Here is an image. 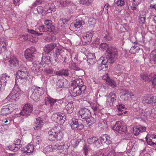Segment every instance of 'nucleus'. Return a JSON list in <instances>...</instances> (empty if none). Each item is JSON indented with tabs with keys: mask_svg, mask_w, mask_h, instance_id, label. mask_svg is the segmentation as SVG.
I'll return each instance as SVG.
<instances>
[{
	"mask_svg": "<svg viewBox=\"0 0 156 156\" xmlns=\"http://www.w3.org/2000/svg\"><path fill=\"white\" fill-rule=\"evenodd\" d=\"M106 57H101L99 60V62H101L100 67L101 70L105 71L107 70L108 66L107 63L110 64L113 63L118 56V51L115 48H110L106 51Z\"/></svg>",
	"mask_w": 156,
	"mask_h": 156,
	"instance_id": "1",
	"label": "nucleus"
},
{
	"mask_svg": "<svg viewBox=\"0 0 156 156\" xmlns=\"http://www.w3.org/2000/svg\"><path fill=\"white\" fill-rule=\"evenodd\" d=\"M22 93V92L20 88L15 87L13 88L11 93L7 97L6 99L11 102L16 101L19 99L20 94Z\"/></svg>",
	"mask_w": 156,
	"mask_h": 156,
	"instance_id": "2",
	"label": "nucleus"
},
{
	"mask_svg": "<svg viewBox=\"0 0 156 156\" xmlns=\"http://www.w3.org/2000/svg\"><path fill=\"white\" fill-rule=\"evenodd\" d=\"M28 74L27 69L26 68H20L17 72L16 78L17 80H18L19 82H22L23 85H24L26 81V78L28 76Z\"/></svg>",
	"mask_w": 156,
	"mask_h": 156,
	"instance_id": "3",
	"label": "nucleus"
},
{
	"mask_svg": "<svg viewBox=\"0 0 156 156\" xmlns=\"http://www.w3.org/2000/svg\"><path fill=\"white\" fill-rule=\"evenodd\" d=\"M17 108V105L14 103L8 104L4 105L1 109L0 114L2 115H7L11 113Z\"/></svg>",
	"mask_w": 156,
	"mask_h": 156,
	"instance_id": "4",
	"label": "nucleus"
},
{
	"mask_svg": "<svg viewBox=\"0 0 156 156\" xmlns=\"http://www.w3.org/2000/svg\"><path fill=\"white\" fill-rule=\"evenodd\" d=\"M75 71L73 70L66 69L57 71L56 72V75L57 76H64L66 77L69 76L70 77L76 78L77 77V76L75 74Z\"/></svg>",
	"mask_w": 156,
	"mask_h": 156,
	"instance_id": "5",
	"label": "nucleus"
},
{
	"mask_svg": "<svg viewBox=\"0 0 156 156\" xmlns=\"http://www.w3.org/2000/svg\"><path fill=\"white\" fill-rule=\"evenodd\" d=\"M126 126L124 122L120 121H117L113 127V129L119 133L123 134L126 133Z\"/></svg>",
	"mask_w": 156,
	"mask_h": 156,
	"instance_id": "6",
	"label": "nucleus"
},
{
	"mask_svg": "<svg viewBox=\"0 0 156 156\" xmlns=\"http://www.w3.org/2000/svg\"><path fill=\"white\" fill-rule=\"evenodd\" d=\"M37 52L35 48L33 47L28 48L25 51V58L29 61L33 62L35 57L34 54Z\"/></svg>",
	"mask_w": 156,
	"mask_h": 156,
	"instance_id": "7",
	"label": "nucleus"
},
{
	"mask_svg": "<svg viewBox=\"0 0 156 156\" xmlns=\"http://www.w3.org/2000/svg\"><path fill=\"white\" fill-rule=\"evenodd\" d=\"M117 97L115 94L112 92H110L108 95L106 105L108 108L112 107L113 106L116 102Z\"/></svg>",
	"mask_w": 156,
	"mask_h": 156,
	"instance_id": "8",
	"label": "nucleus"
},
{
	"mask_svg": "<svg viewBox=\"0 0 156 156\" xmlns=\"http://www.w3.org/2000/svg\"><path fill=\"white\" fill-rule=\"evenodd\" d=\"M33 106L32 104H27L25 105L20 113V115L25 116L30 115L33 111Z\"/></svg>",
	"mask_w": 156,
	"mask_h": 156,
	"instance_id": "9",
	"label": "nucleus"
},
{
	"mask_svg": "<svg viewBox=\"0 0 156 156\" xmlns=\"http://www.w3.org/2000/svg\"><path fill=\"white\" fill-rule=\"evenodd\" d=\"M71 128L73 129H77L81 130L83 128V125L81 123L80 124L78 119L73 118L70 124Z\"/></svg>",
	"mask_w": 156,
	"mask_h": 156,
	"instance_id": "10",
	"label": "nucleus"
},
{
	"mask_svg": "<svg viewBox=\"0 0 156 156\" xmlns=\"http://www.w3.org/2000/svg\"><path fill=\"white\" fill-rule=\"evenodd\" d=\"M79 113L81 118L86 120L90 117L91 115L90 112L89 110L86 108L80 109Z\"/></svg>",
	"mask_w": 156,
	"mask_h": 156,
	"instance_id": "11",
	"label": "nucleus"
},
{
	"mask_svg": "<svg viewBox=\"0 0 156 156\" xmlns=\"http://www.w3.org/2000/svg\"><path fill=\"white\" fill-rule=\"evenodd\" d=\"M84 90H82L81 87L72 86L70 89L69 93L73 97H76L80 95L82 91H84Z\"/></svg>",
	"mask_w": 156,
	"mask_h": 156,
	"instance_id": "12",
	"label": "nucleus"
},
{
	"mask_svg": "<svg viewBox=\"0 0 156 156\" xmlns=\"http://www.w3.org/2000/svg\"><path fill=\"white\" fill-rule=\"evenodd\" d=\"M72 85L74 87H79L83 90H85L86 86L83 85V82L81 79H76L73 80L72 83Z\"/></svg>",
	"mask_w": 156,
	"mask_h": 156,
	"instance_id": "13",
	"label": "nucleus"
},
{
	"mask_svg": "<svg viewBox=\"0 0 156 156\" xmlns=\"http://www.w3.org/2000/svg\"><path fill=\"white\" fill-rule=\"evenodd\" d=\"M68 146L67 145H60L58 144H56L53 146V151L59 150V151H62L60 152V153H62L63 154H66L65 152L67 151V149L68 148Z\"/></svg>",
	"mask_w": 156,
	"mask_h": 156,
	"instance_id": "14",
	"label": "nucleus"
},
{
	"mask_svg": "<svg viewBox=\"0 0 156 156\" xmlns=\"http://www.w3.org/2000/svg\"><path fill=\"white\" fill-rule=\"evenodd\" d=\"M94 34V32L88 33L87 34L86 36H83L81 38L82 42L87 44L88 43L91 42Z\"/></svg>",
	"mask_w": 156,
	"mask_h": 156,
	"instance_id": "15",
	"label": "nucleus"
},
{
	"mask_svg": "<svg viewBox=\"0 0 156 156\" xmlns=\"http://www.w3.org/2000/svg\"><path fill=\"white\" fill-rule=\"evenodd\" d=\"M146 130V127L141 126H139L133 128V133L134 135L137 136L140 133Z\"/></svg>",
	"mask_w": 156,
	"mask_h": 156,
	"instance_id": "16",
	"label": "nucleus"
},
{
	"mask_svg": "<svg viewBox=\"0 0 156 156\" xmlns=\"http://www.w3.org/2000/svg\"><path fill=\"white\" fill-rule=\"evenodd\" d=\"M9 65L12 67L18 66L19 62L17 58L14 56L11 57L9 61Z\"/></svg>",
	"mask_w": 156,
	"mask_h": 156,
	"instance_id": "17",
	"label": "nucleus"
},
{
	"mask_svg": "<svg viewBox=\"0 0 156 156\" xmlns=\"http://www.w3.org/2000/svg\"><path fill=\"white\" fill-rule=\"evenodd\" d=\"M55 43L47 44L44 48V50L46 53H48L51 51L56 46Z\"/></svg>",
	"mask_w": 156,
	"mask_h": 156,
	"instance_id": "18",
	"label": "nucleus"
},
{
	"mask_svg": "<svg viewBox=\"0 0 156 156\" xmlns=\"http://www.w3.org/2000/svg\"><path fill=\"white\" fill-rule=\"evenodd\" d=\"M33 66L31 68L32 71L35 73H37L38 72H41L43 71V68L41 66H39L37 64L32 63Z\"/></svg>",
	"mask_w": 156,
	"mask_h": 156,
	"instance_id": "19",
	"label": "nucleus"
},
{
	"mask_svg": "<svg viewBox=\"0 0 156 156\" xmlns=\"http://www.w3.org/2000/svg\"><path fill=\"white\" fill-rule=\"evenodd\" d=\"M34 147L33 145L29 144L24 148L23 151L24 153L26 152L27 155H29V154L34 152Z\"/></svg>",
	"mask_w": 156,
	"mask_h": 156,
	"instance_id": "20",
	"label": "nucleus"
},
{
	"mask_svg": "<svg viewBox=\"0 0 156 156\" xmlns=\"http://www.w3.org/2000/svg\"><path fill=\"white\" fill-rule=\"evenodd\" d=\"M44 24L50 31H53L55 29V27L52 25V21L49 20H46L44 21Z\"/></svg>",
	"mask_w": 156,
	"mask_h": 156,
	"instance_id": "21",
	"label": "nucleus"
},
{
	"mask_svg": "<svg viewBox=\"0 0 156 156\" xmlns=\"http://www.w3.org/2000/svg\"><path fill=\"white\" fill-rule=\"evenodd\" d=\"M10 80V77L6 74H2L0 76V81L1 83H6Z\"/></svg>",
	"mask_w": 156,
	"mask_h": 156,
	"instance_id": "22",
	"label": "nucleus"
},
{
	"mask_svg": "<svg viewBox=\"0 0 156 156\" xmlns=\"http://www.w3.org/2000/svg\"><path fill=\"white\" fill-rule=\"evenodd\" d=\"M42 121L41 120L40 118H38L36 119V121H35V125H34V128L35 129H40L42 126L41 123H42Z\"/></svg>",
	"mask_w": 156,
	"mask_h": 156,
	"instance_id": "23",
	"label": "nucleus"
},
{
	"mask_svg": "<svg viewBox=\"0 0 156 156\" xmlns=\"http://www.w3.org/2000/svg\"><path fill=\"white\" fill-rule=\"evenodd\" d=\"M145 138L148 144L156 145V137H145Z\"/></svg>",
	"mask_w": 156,
	"mask_h": 156,
	"instance_id": "24",
	"label": "nucleus"
},
{
	"mask_svg": "<svg viewBox=\"0 0 156 156\" xmlns=\"http://www.w3.org/2000/svg\"><path fill=\"white\" fill-rule=\"evenodd\" d=\"M45 7L47 8L46 10L47 13H51L52 11H55V6L53 3L48 4L46 5Z\"/></svg>",
	"mask_w": 156,
	"mask_h": 156,
	"instance_id": "25",
	"label": "nucleus"
},
{
	"mask_svg": "<svg viewBox=\"0 0 156 156\" xmlns=\"http://www.w3.org/2000/svg\"><path fill=\"white\" fill-rule=\"evenodd\" d=\"M47 8L45 7L43 8L42 6H38L37 8V10L38 13L42 15H45L47 14Z\"/></svg>",
	"mask_w": 156,
	"mask_h": 156,
	"instance_id": "26",
	"label": "nucleus"
},
{
	"mask_svg": "<svg viewBox=\"0 0 156 156\" xmlns=\"http://www.w3.org/2000/svg\"><path fill=\"white\" fill-rule=\"evenodd\" d=\"M147 13L146 12H142L140 15L139 17V22L141 24H144L145 23Z\"/></svg>",
	"mask_w": 156,
	"mask_h": 156,
	"instance_id": "27",
	"label": "nucleus"
},
{
	"mask_svg": "<svg viewBox=\"0 0 156 156\" xmlns=\"http://www.w3.org/2000/svg\"><path fill=\"white\" fill-rule=\"evenodd\" d=\"M65 108L69 114L72 113L74 109V106L72 102H69L66 106Z\"/></svg>",
	"mask_w": 156,
	"mask_h": 156,
	"instance_id": "28",
	"label": "nucleus"
},
{
	"mask_svg": "<svg viewBox=\"0 0 156 156\" xmlns=\"http://www.w3.org/2000/svg\"><path fill=\"white\" fill-rule=\"evenodd\" d=\"M31 90L32 92L30 97L33 100L35 101H39L40 100V96L32 89Z\"/></svg>",
	"mask_w": 156,
	"mask_h": 156,
	"instance_id": "29",
	"label": "nucleus"
},
{
	"mask_svg": "<svg viewBox=\"0 0 156 156\" xmlns=\"http://www.w3.org/2000/svg\"><path fill=\"white\" fill-rule=\"evenodd\" d=\"M66 117L64 114H60L58 118L57 123L60 125H62L65 122Z\"/></svg>",
	"mask_w": 156,
	"mask_h": 156,
	"instance_id": "30",
	"label": "nucleus"
},
{
	"mask_svg": "<svg viewBox=\"0 0 156 156\" xmlns=\"http://www.w3.org/2000/svg\"><path fill=\"white\" fill-rule=\"evenodd\" d=\"M32 89L37 93L40 96L44 94L43 88L42 87H34Z\"/></svg>",
	"mask_w": 156,
	"mask_h": 156,
	"instance_id": "31",
	"label": "nucleus"
},
{
	"mask_svg": "<svg viewBox=\"0 0 156 156\" xmlns=\"http://www.w3.org/2000/svg\"><path fill=\"white\" fill-rule=\"evenodd\" d=\"M69 19H60L58 21V26L62 27L63 25H67L68 24V23L69 21Z\"/></svg>",
	"mask_w": 156,
	"mask_h": 156,
	"instance_id": "32",
	"label": "nucleus"
},
{
	"mask_svg": "<svg viewBox=\"0 0 156 156\" xmlns=\"http://www.w3.org/2000/svg\"><path fill=\"white\" fill-rule=\"evenodd\" d=\"M107 83L112 87H116V83L113 80L110 79V78L107 76V79H106Z\"/></svg>",
	"mask_w": 156,
	"mask_h": 156,
	"instance_id": "33",
	"label": "nucleus"
},
{
	"mask_svg": "<svg viewBox=\"0 0 156 156\" xmlns=\"http://www.w3.org/2000/svg\"><path fill=\"white\" fill-rule=\"evenodd\" d=\"M21 140L19 139H17L14 141V144L16 146V150H18L21 147Z\"/></svg>",
	"mask_w": 156,
	"mask_h": 156,
	"instance_id": "34",
	"label": "nucleus"
},
{
	"mask_svg": "<svg viewBox=\"0 0 156 156\" xmlns=\"http://www.w3.org/2000/svg\"><path fill=\"white\" fill-rule=\"evenodd\" d=\"M60 5L62 6L66 7L69 5H71L73 3L70 1L61 0L59 1Z\"/></svg>",
	"mask_w": 156,
	"mask_h": 156,
	"instance_id": "35",
	"label": "nucleus"
},
{
	"mask_svg": "<svg viewBox=\"0 0 156 156\" xmlns=\"http://www.w3.org/2000/svg\"><path fill=\"white\" fill-rule=\"evenodd\" d=\"M114 48V47H108V45L106 43H102L99 46V49L101 50H104L105 49L107 48V50L108 48Z\"/></svg>",
	"mask_w": 156,
	"mask_h": 156,
	"instance_id": "36",
	"label": "nucleus"
},
{
	"mask_svg": "<svg viewBox=\"0 0 156 156\" xmlns=\"http://www.w3.org/2000/svg\"><path fill=\"white\" fill-rule=\"evenodd\" d=\"M93 2V0H80V3L83 5H89L92 4Z\"/></svg>",
	"mask_w": 156,
	"mask_h": 156,
	"instance_id": "37",
	"label": "nucleus"
},
{
	"mask_svg": "<svg viewBox=\"0 0 156 156\" xmlns=\"http://www.w3.org/2000/svg\"><path fill=\"white\" fill-rule=\"evenodd\" d=\"M56 55V54H55L53 55H51L50 56V62H51L53 64H55L57 62V58L55 56Z\"/></svg>",
	"mask_w": 156,
	"mask_h": 156,
	"instance_id": "38",
	"label": "nucleus"
},
{
	"mask_svg": "<svg viewBox=\"0 0 156 156\" xmlns=\"http://www.w3.org/2000/svg\"><path fill=\"white\" fill-rule=\"evenodd\" d=\"M140 50V48L137 46L132 47L129 50V52L131 54H135Z\"/></svg>",
	"mask_w": 156,
	"mask_h": 156,
	"instance_id": "39",
	"label": "nucleus"
},
{
	"mask_svg": "<svg viewBox=\"0 0 156 156\" xmlns=\"http://www.w3.org/2000/svg\"><path fill=\"white\" fill-rule=\"evenodd\" d=\"M38 29L41 32H45L48 31H50V30L44 25H42L40 26L39 27Z\"/></svg>",
	"mask_w": 156,
	"mask_h": 156,
	"instance_id": "40",
	"label": "nucleus"
},
{
	"mask_svg": "<svg viewBox=\"0 0 156 156\" xmlns=\"http://www.w3.org/2000/svg\"><path fill=\"white\" fill-rule=\"evenodd\" d=\"M60 113H54L53 114L51 118L52 119L53 121L56 122L57 123V122L58 121V116L60 115Z\"/></svg>",
	"mask_w": 156,
	"mask_h": 156,
	"instance_id": "41",
	"label": "nucleus"
},
{
	"mask_svg": "<svg viewBox=\"0 0 156 156\" xmlns=\"http://www.w3.org/2000/svg\"><path fill=\"white\" fill-rule=\"evenodd\" d=\"M44 62L46 64H48L50 63V56L43 57L42 59V62Z\"/></svg>",
	"mask_w": 156,
	"mask_h": 156,
	"instance_id": "42",
	"label": "nucleus"
},
{
	"mask_svg": "<svg viewBox=\"0 0 156 156\" xmlns=\"http://www.w3.org/2000/svg\"><path fill=\"white\" fill-rule=\"evenodd\" d=\"M97 137H90L87 139V142L89 144H92L95 141L97 142Z\"/></svg>",
	"mask_w": 156,
	"mask_h": 156,
	"instance_id": "43",
	"label": "nucleus"
},
{
	"mask_svg": "<svg viewBox=\"0 0 156 156\" xmlns=\"http://www.w3.org/2000/svg\"><path fill=\"white\" fill-rule=\"evenodd\" d=\"M86 120L89 124H90V125L93 124L95 122V119L92 117L91 115L90 116V117L88 118Z\"/></svg>",
	"mask_w": 156,
	"mask_h": 156,
	"instance_id": "44",
	"label": "nucleus"
},
{
	"mask_svg": "<svg viewBox=\"0 0 156 156\" xmlns=\"http://www.w3.org/2000/svg\"><path fill=\"white\" fill-rule=\"evenodd\" d=\"M116 4L118 6L121 7L125 5V1L124 0H118Z\"/></svg>",
	"mask_w": 156,
	"mask_h": 156,
	"instance_id": "45",
	"label": "nucleus"
},
{
	"mask_svg": "<svg viewBox=\"0 0 156 156\" xmlns=\"http://www.w3.org/2000/svg\"><path fill=\"white\" fill-rule=\"evenodd\" d=\"M49 136H56L57 135L56 132L54 129H50L48 132Z\"/></svg>",
	"mask_w": 156,
	"mask_h": 156,
	"instance_id": "46",
	"label": "nucleus"
},
{
	"mask_svg": "<svg viewBox=\"0 0 156 156\" xmlns=\"http://www.w3.org/2000/svg\"><path fill=\"white\" fill-rule=\"evenodd\" d=\"M62 88L65 87V85L66 84V82L65 80L62 79L59 80L58 82Z\"/></svg>",
	"mask_w": 156,
	"mask_h": 156,
	"instance_id": "47",
	"label": "nucleus"
},
{
	"mask_svg": "<svg viewBox=\"0 0 156 156\" xmlns=\"http://www.w3.org/2000/svg\"><path fill=\"white\" fill-rule=\"evenodd\" d=\"M151 57L152 60L156 62V51L154 50L152 51L151 53Z\"/></svg>",
	"mask_w": 156,
	"mask_h": 156,
	"instance_id": "48",
	"label": "nucleus"
},
{
	"mask_svg": "<svg viewBox=\"0 0 156 156\" xmlns=\"http://www.w3.org/2000/svg\"><path fill=\"white\" fill-rule=\"evenodd\" d=\"M97 20L94 18L92 17L89 19L88 23L90 25L95 24L97 22Z\"/></svg>",
	"mask_w": 156,
	"mask_h": 156,
	"instance_id": "49",
	"label": "nucleus"
},
{
	"mask_svg": "<svg viewBox=\"0 0 156 156\" xmlns=\"http://www.w3.org/2000/svg\"><path fill=\"white\" fill-rule=\"evenodd\" d=\"M145 103H146L145 102ZM147 104H151L152 103H156V97H151L149 100L148 101V102H146Z\"/></svg>",
	"mask_w": 156,
	"mask_h": 156,
	"instance_id": "50",
	"label": "nucleus"
},
{
	"mask_svg": "<svg viewBox=\"0 0 156 156\" xmlns=\"http://www.w3.org/2000/svg\"><path fill=\"white\" fill-rule=\"evenodd\" d=\"M87 61L89 64L93 65L95 63L96 59L95 58H94L92 59H87Z\"/></svg>",
	"mask_w": 156,
	"mask_h": 156,
	"instance_id": "51",
	"label": "nucleus"
},
{
	"mask_svg": "<svg viewBox=\"0 0 156 156\" xmlns=\"http://www.w3.org/2000/svg\"><path fill=\"white\" fill-rule=\"evenodd\" d=\"M84 23L81 21H79L76 22V23L74 24V26L76 29H78L80 28L82 25V23Z\"/></svg>",
	"mask_w": 156,
	"mask_h": 156,
	"instance_id": "52",
	"label": "nucleus"
},
{
	"mask_svg": "<svg viewBox=\"0 0 156 156\" xmlns=\"http://www.w3.org/2000/svg\"><path fill=\"white\" fill-rule=\"evenodd\" d=\"M83 150L85 154L86 155L87 154L88 151L90 150V148L88 145H85L83 147Z\"/></svg>",
	"mask_w": 156,
	"mask_h": 156,
	"instance_id": "53",
	"label": "nucleus"
},
{
	"mask_svg": "<svg viewBox=\"0 0 156 156\" xmlns=\"http://www.w3.org/2000/svg\"><path fill=\"white\" fill-rule=\"evenodd\" d=\"M140 77L141 79L145 81H148L149 78L147 74H141L140 75Z\"/></svg>",
	"mask_w": 156,
	"mask_h": 156,
	"instance_id": "54",
	"label": "nucleus"
},
{
	"mask_svg": "<svg viewBox=\"0 0 156 156\" xmlns=\"http://www.w3.org/2000/svg\"><path fill=\"white\" fill-rule=\"evenodd\" d=\"M112 37L110 35L108 32L106 34L105 36L104 37V39L106 41H108L111 39Z\"/></svg>",
	"mask_w": 156,
	"mask_h": 156,
	"instance_id": "55",
	"label": "nucleus"
},
{
	"mask_svg": "<svg viewBox=\"0 0 156 156\" xmlns=\"http://www.w3.org/2000/svg\"><path fill=\"white\" fill-rule=\"evenodd\" d=\"M33 141L36 144H39L41 142V140L39 138L34 137L33 138Z\"/></svg>",
	"mask_w": 156,
	"mask_h": 156,
	"instance_id": "56",
	"label": "nucleus"
},
{
	"mask_svg": "<svg viewBox=\"0 0 156 156\" xmlns=\"http://www.w3.org/2000/svg\"><path fill=\"white\" fill-rule=\"evenodd\" d=\"M6 83H0V91L2 92L5 89V87L6 86Z\"/></svg>",
	"mask_w": 156,
	"mask_h": 156,
	"instance_id": "57",
	"label": "nucleus"
},
{
	"mask_svg": "<svg viewBox=\"0 0 156 156\" xmlns=\"http://www.w3.org/2000/svg\"><path fill=\"white\" fill-rule=\"evenodd\" d=\"M110 6L108 4L106 3L104 6L103 10L104 12L106 13L108 12V8Z\"/></svg>",
	"mask_w": 156,
	"mask_h": 156,
	"instance_id": "58",
	"label": "nucleus"
},
{
	"mask_svg": "<svg viewBox=\"0 0 156 156\" xmlns=\"http://www.w3.org/2000/svg\"><path fill=\"white\" fill-rule=\"evenodd\" d=\"M44 71L48 74H52L53 72V70L52 69H45Z\"/></svg>",
	"mask_w": 156,
	"mask_h": 156,
	"instance_id": "59",
	"label": "nucleus"
},
{
	"mask_svg": "<svg viewBox=\"0 0 156 156\" xmlns=\"http://www.w3.org/2000/svg\"><path fill=\"white\" fill-rule=\"evenodd\" d=\"M45 149L48 152H52L53 151V146H48L46 147Z\"/></svg>",
	"mask_w": 156,
	"mask_h": 156,
	"instance_id": "60",
	"label": "nucleus"
},
{
	"mask_svg": "<svg viewBox=\"0 0 156 156\" xmlns=\"http://www.w3.org/2000/svg\"><path fill=\"white\" fill-rule=\"evenodd\" d=\"M6 149H9L10 151H13L14 152L15 151H16V149H15L16 146H15V145L14 144H13V145L11 146L8 147L6 148Z\"/></svg>",
	"mask_w": 156,
	"mask_h": 156,
	"instance_id": "61",
	"label": "nucleus"
},
{
	"mask_svg": "<svg viewBox=\"0 0 156 156\" xmlns=\"http://www.w3.org/2000/svg\"><path fill=\"white\" fill-rule=\"evenodd\" d=\"M94 156H108L106 154L104 153L101 152H99Z\"/></svg>",
	"mask_w": 156,
	"mask_h": 156,
	"instance_id": "62",
	"label": "nucleus"
},
{
	"mask_svg": "<svg viewBox=\"0 0 156 156\" xmlns=\"http://www.w3.org/2000/svg\"><path fill=\"white\" fill-rule=\"evenodd\" d=\"M42 2V0H37L33 4V7L37 5L41 4Z\"/></svg>",
	"mask_w": 156,
	"mask_h": 156,
	"instance_id": "63",
	"label": "nucleus"
},
{
	"mask_svg": "<svg viewBox=\"0 0 156 156\" xmlns=\"http://www.w3.org/2000/svg\"><path fill=\"white\" fill-rule=\"evenodd\" d=\"M50 99L51 98L48 97H46L44 98L45 103L46 105H48L49 104V102L50 101Z\"/></svg>",
	"mask_w": 156,
	"mask_h": 156,
	"instance_id": "64",
	"label": "nucleus"
}]
</instances>
